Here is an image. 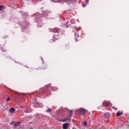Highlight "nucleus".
I'll use <instances>...</instances> for the list:
<instances>
[{
	"label": "nucleus",
	"instance_id": "1a4fd4ad",
	"mask_svg": "<svg viewBox=\"0 0 129 129\" xmlns=\"http://www.w3.org/2000/svg\"><path fill=\"white\" fill-rule=\"evenodd\" d=\"M19 125H20V122H15L14 124V127H16V126H19Z\"/></svg>",
	"mask_w": 129,
	"mask_h": 129
},
{
	"label": "nucleus",
	"instance_id": "f257e3e1",
	"mask_svg": "<svg viewBox=\"0 0 129 129\" xmlns=\"http://www.w3.org/2000/svg\"><path fill=\"white\" fill-rule=\"evenodd\" d=\"M49 89L52 91H57V90H58V88L56 87H52L51 85H48L46 88L40 89V92L38 93V97L43 98V97L46 96Z\"/></svg>",
	"mask_w": 129,
	"mask_h": 129
},
{
	"label": "nucleus",
	"instance_id": "b1692460",
	"mask_svg": "<svg viewBox=\"0 0 129 129\" xmlns=\"http://www.w3.org/2000/svg\"><path fill=\"white\" fill-rule=\"evenodd\" d=\"M52 1V2H54V0H51Z\"/></svg>",
	"mask_w": 129,
	"mask_h": 129
},
{
	"label": "nucleus",
	"instance_id": "20e7f679",
	"mask_svg": "<svg viewBox=\"0 0 129 129\" xmlns=\"http://www.w3.org/2000/svg\"><path fill=\"white\" fill-rule=\"evenodd\" d=\"M103 106H111L112 104L109 101H105L103 103Z\"/></svg>",
	"mask_w": 129,
	"mask_h": 129
},
{
	"label": "nucleus",
	"instance_id": "ddd939ff",
	"mask_svg": "<svg viewBox=\"0 0 129 129\" xmlns=\"http://www.w3.org/2000/svg\"><path fill=\"white\" fill-rule=\"evenodd\" d=\"M59 121H62L63 122H64L65 121V119H59L58 120Z\"/></svg>",
	"mask_w": 129,
	"mask_h": 129
},
{
	"label": "nucleus",
	"instance_id": "4be33fe9",
	"mask_svg": "<svg viewBox=\"0 0 129 129\" xmlns=\"http://www.w3.org/2000/svg\"><path fill=\"white\" fill-rule=\"evenodd\" d=\"M53 38H56V35H54L53 36Z\"/></svg>",
	"mask_w": 129,
	"mask_h": 129
},
{
	"label": "nucleus",
	"instance_id": "aec40b11",
	"mask_svg": "<svg viewBox=\"0 0 129 129\" xmlns=\"http://www.w3.org/2000/svg\"><path fill=\"white\" fill-rule=\"evenodd\" d=\"M3 9V6H0V9L2 10Z\"/></svg>",
	"mask_w": 129,
	"mask_h": 129
},
{
	"label": "nucleus",
	"instance_id": "9d476101",
	"mask_svg": "<svg viewBox=\"0 0 129 129\" xmlns=\"http://www.w3.org/2000/svg\"><path fill=\"white\" fill-rule=\"evenodd\" d=\"M104 115L105 117H106V118H109V116H110L109 113H106L105 114H104Z\"/></svg>",
	"mask_w": 129,
	"mask_h": 129
},
{
	"label": "nucleus",
	"instance_id": "2eb2a0df",
	"mask_svg": "<svg viewBox=\"0 0 129 129\" xmlns=\"http://www.w3.org/2000/svg\"><path fill=\"white\" fill-rule=\"evenodd\" d=\"M10 100H11V99H10V97H9V98H8L7 99L6 101H7V102H9V101H10Z\"/></svg>",
	"mask_w": 129,
	"mask_h": 129
},
{
	"label": "nucleus",
	"instance_id": "f3484780",
	"mask_svg": "<svg viewBox=\"0 0 129 129\" xmlns=\"http://www.w3.org/2000/svg\"><path fill=\"white\" fill-rule=\"evenodd\" d=\"M43 66H45V67L43 68V69H46V68H47V66H45V64H44Z\"/></svg>",
	"mask_w": 129,
	"mask_h": 129
},
{
	"label": "nucleus",
	"instance_id": "9b49d317",
	"mask_svg": "<svg viewBox=\"0 0 129 129\" xmlns=\"http://www.w3.org/2000/svg\"><path fill=\"white\" fill-rule=\"evenodd\" d=\"M53 32L54 33H57L58 32V29L57 28H54L53 30Z\"/></svg>",
	"mask_w": 129,
	"mask_h": 129
},
{
	"label": "nucleus",
	"instance_id": "393cba45",
	"mask_svg": "<svg viewBox=\"0 0 129 129\" xmlns=\"http://www.w3.org/2000/svg\"><path fill=\"white\" fill-rule=\"evenodd\" d=\"M30 129H33V128H32V127H31Z\"/></svg>",
	"mask_w": 129,
	"mask_h": 129
},
{
	"label": "nucleus",
	"instance_id": "0eeeda50",
	"mask_svg": "<svg viewBox=\"0 0 129 129\" xmlns=\"http://www.w3.org/2000/svg\"><path fill=\"white\" fill-rule=\"evenodd\" d=\"M122 113H123V112L122 111H118V112L116 113V115L117 116H120V115H121V114H122Z\"/></svg>",
	"mask_w": 129,
	"mask_h": 129
},
{
	"label": "nucleus",
	"instance_id": "39448f33",
	"mask_svg": "<svg viewBox=\"0 0 129 129\" xmlns=\"http://www.w3.org/2000/svg\"><path fill=\"white\" fill-rule=\"evenodd\" d=\"M66 3H76L77 0H65Z\"/></svg>",
	"mask_w": 129,
	"mask_h": 129
},
{
	"label": "nucleus",
	"instance_id": "6ab92c4d",
	"mask_svg": "<svg viewBox=\"0 0 129 129\" xmlns=\"http://www.w3.org/2000/svg\"><path fill=\"white\" fill-rule=\"evenodd\" d=\"M60 2H62V0H59L58 1L56 2V3H60Z\"/></svg>",
	"mask_w": 129,
	"mask_h": 129
},
{
	"label": "nucleus",
	"instance_id": "dca6fc26",
	"mask_svg": "<svg viewBox=\"0 0 129 129\" xmlns=\"http://www.w3.org/2000/svg\"><path fill=\"white\" fill-rule=\"evenodd\" d=\"M82 6L83 7V8H85V7H86V5L85 4H83Z\"/></svg>",
	"mask_w": 129,
	"mask_h": 129
},
{
	"label": "nucleus",
	"instance_id": "4468645a",
	"mask_svg": "<svg viewBox=\"0 0 129 129\" xmlns=\"http://www.w3.org/2000/svg\"><path fill=\"white\" fill-rule=\"evenodd\" d=\"M84 124L85 126H86V125H87V122L86 121H85L84 123Z\"/></svg>",
	"mask_w": 129,
	"mask_h": 129
},
{
	"label": "nucleus",
	"instance_id": "423d86ee",
	"mask_svg": "<svg viewBox=\"0 0 129 129\" xmlns=\"http://www.w3.org/2000/svg\"><path fill=\"white\" fill-rule=\"evenodd\" d=\"M15 111L16 109L14 107L10 108L9 110V111L10 112H11V113H14V112H15Z\"/></svg>",
	"mask_w": 129,
	"mask_h": 129
},
{
	"label": "nucleus",
	"instance_id": "a878e982",
	"mask_svg": "<svg viewBox=\"0 0 129 129\" xmlns=\"http://www.w3.org/2000/svg\"><path fill=\"white\" fill-rule=\"evenodd\" d=\"M42 106H43V105H42Z\"/></svg>",
	"mask_w": 129,
	"mask_h": 129
},
{
	"label": "nucleus",
	"instance_id": "f03ea898",
	"mask_svg": "<svg viewBox=\"0 0 129 129\" xmlns=\"http://www.w3.org/2000/svg\"><path fill=\"white\" fill-rule=\"evenodd\" d=\"M66 110L69 111L70 114L69 115V117L65 119V129H68L69 126H70V122H71V117L73 116V110H69L68 108H66Z\"/></svg>",
	"mask_w": 129,
	"mask_h": 129
},
{
	"label": "nucleus",
	"instance_id": "412c9836",
	"mask_svg": "<svg viewBox=\"0 0 129 129\" xmlns=\"http://www.w3.org/2000/svg\"><path fill=\"white\" fill-rule=\"evenodd\" d=\"M113 108H114V109H117V108L114 107H113Z\"/></svg>",
	"mask_w": 129,
	"mask_h": 129
},
{
	"label": "nucleus",
	"instance_id": "6e6552de",
	"mask_svg": "<svg viewBox=\"0 0 129 129\" xmlns=\"http://www.w3.org/2000/svg\"><path fill=\"white\" fill-rule=\"evenodd\" d=\"M75 39H76V41L78 42V38H79V35L78 34H76V33H75Z\"/></svg>",
	"mask_w": 129,
	"mask_h": 129
},
{
	"label": "nucleus",
	"instance_id": "7ed1b4c3",
	"mask_svg": "<svg viewBox=\"0 0 129 129\" xmlns=\"http://www.w3.org/2000/svg\"><path fill=\"white\" fill-rule=\"evenodd\" d=\"M79 113L80 114L85 115V113H86V110L83 108H80L79 110Z\"/></svg>",
	"mask_w": 129,
	"mask_h": 129
},
{
	"label": "nucleus",
	"instance_id": "f8f14e48",
	"mask_svg": "<svg viewBox=\"0 0 129 129\" xmlns=\"http://www.w3.org/2000/svg\"><path fill=\"white\" fill-rule=\"evenodd\" d=\"M52 111V109L48 108L47 110H46V112H51Z\"/></svg>",
	"mask_w": 129,
	"mask_h": 129
},
{
	"label": "nucleus",
	"instance_id": "a211bd4d",
	"mask_svg": "<svg viewBox=\"0 0 129 129\" xmlns=\"http://www.w3.org/2000/svg\"><path fill=\"white\" fill-rule=\"evenodd\" d=\"M62 128H63V129H65V123L63 124Z\"/></svg>",
	"mask_w": 129,
	"mask_h": 129
},
{
	"label": "nucleus",
	"instance_id": "5701e85b",
	"mask_svg": "<svg viewBox=\"0 0 129 129\" xmlns=\"http://www.w3.org/2000/svg\"><path fill=\"white\" fill-rule=\"evenodd\" d=\"M66 27H67V28H69V25H67Z\"/></svg>",
	"mask_w": 129,
	"mask_h": 129
}]
</instances>
